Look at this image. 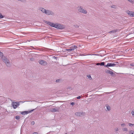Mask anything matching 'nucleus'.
<instances>
[{
	"mask_svg": "<svg viewBox=\"0 0 134 134\" xmlns=\"http://www.w3.org/2000/svg\"><path fill=\"white\" fill-rule=\"evenodd\" d=\"M132 17H134V12H133V15H132Z\"/></svg>",
	"mask_w": 134,
	"mask_h": 134,
	"instance_id": "ea45409f",
	"label": "nucleus"
},
{
	"mask_svg": "<svg viewBox=\"0 0 134 134\" xmlns=\"http://www.w3.org/2000/svg\"><path fill=\"white\" fill-rule=\"evenodd\" d=\"M122 130L124 131H127V129L126 128H124L122 129Z\"/></svg>",
	"mask_w": 134,
	"mask_h": 134,
	"instance_id": "aec40b11",
	"label": "nucleus"
},
{
	"mask_svg": "<svg viewBox=\"0 0 134 134\" xmlns=\"http://www.w3.org/2000/svg\"><path fill=\"white\" fill-rule=\"evenodd\" d=\"M15 118L16 119L18 120L20 119V116L18 115L16 116L15 117Z\"/></svg>",
	"mask_w": 134,
	"mask_h": 134,
	"instance_id": "4be33fe9",
	"label": "nucleus"
},
{
	"mask_svg": "<svg viewBox=\"0 0 134 134\" xmlns=\"http://www.w3.org/2000/svg\"><path fill=\"white\" fill-rule=\"evenodd\" d=\"M94 55H98V54H95Z\"/></svg>",
	"mask_w": 134,
	"mask_h": 134,
	"instance_id": "37998d69",
	"label": "nucleus"
},
{
	"mask_svg": "<svg viewBox=\"0 0 134 134\" xmlns=\"http://www.w3.org/2000/svg\"><path fill=\"white\" fill-rule=\"evenodd\" d=\"M4 16H3L2 14L0 13V18H4Z\"/></svg>",
	"mask_w": 134,
	"mask_h": 134,
	"instance_id": "393cba45",
	"label": "nucleus"
},
{
	"mask_svg": "<svg viewBox=\"0 0 134 134\" xmlns=\"http://www.w3.org/2000/svg\"><path fill=\"white\" fill-rule=\"evenodd\" d=\"M45 23L47 24H48L50 26L53 27V26L55 24H54L52 23L51 22H48L47 21H46Z\"/></svg>",
	"mask_w": 134,
	"mask_h": 134,
	"instance_id": "f8f14e48",
	"label": "nucleus"
},
{
	"mask_svg": "<svg viewBox=\"0 0 134 134\" xmlns=\"http://www.w3.org/2000/svg\"><path fill=\"white\" fill-rule=\"evenodd\" d=\"M81 98V96H79L77 97L76 98L77 99H79L80 98Z\"/></svg>",
	"mask_w": 134,
	"mask_h": 134,
	"instance_id": "72a5a7b5",
	"label": "nucleus"
},
{
	"mask_svg": "<svg viewBox=\"0 0 134 134\" xmlns=\"http://www.w3.org/2000/svg\"><path fill=\"white\" fill-rule=\"evenodd\" d=\"M115 130L116 131H118V128H116L115 129Z\"/></svg>",
	"mask_w": 134,
	"mask_h": 134,
	"instance_id": "58836bf2",
	"label": "nucleus"
},
{
	"mask_svg": "<svg viewBox=\"0 0 134 134\" xmlns=\"http://www.w3.org/2000/svg\"><path fill=\"white\" fill-rule=\"evenodd\" d=\"M87 76L88 78L90 79L91 78V77L90 75H87Z\"/></svg>",
	"mask_w": 134,
	"mask_h": 134,
	"instance_id": "c85d7f7f",
	"label": "nucleus"
},
{
	"mask_svg": "<svg viewBox=\"0 0 134 134\" xmlns=\"http://www.w3.org/2000/svg\"><path fill=\"white\" fill-rule=\"evenodd\" d=\"M110 93V92H107V93H106V94H109Z\"/></svg>",
	"mask_w": 134,
	"mask_h": 134,
	"instance_id": "79ce46f5",
	"label": "nucleus"
},
{
	"mask_svg": "<svg viewBox=\"0 0 134 134\" xmlns=\"http://www.w3.org/2000/svg\"><path fill=\"white\" fill-rule=\"evenodd\" d=\"M39 9L43 13H45L46 10L45 9L41 7H40L39 8Z\"/></svg>",
	"mask_w": 134,
	"mask_h": 134,
	"instance_id": "ddd939ff",
	"label": "nucleus"
},
{
	"mask_svg": "<svg viewBox=\"0 0 134 134\" xmlns=\"http://www.w3.org/2000/svg\"><path fill=\"white\" fill-rule=\"evenodd\" d=\"M105 72L107 73L110 74L112 76H114L115 75V74L112 71L109 70H106Z\"/></svg>",
	"mask_w": 134,
	"mask_h": 134,
	"instance_id": "1a4fd4ad",
	"label": "nucleus"
},
{
	"mask_svg": "<svg viewBox=\"0 0 134 134\" xmlns=\"http://www.w3.org/2000/svg\"><path fill=\"white\" fill-rule=\"evenodd\" d=\"M2 61L4 62L8 67H10L11 64L9 62L8 59L5 56L1 58Z\"/></svg>",
	"mask_w": 134,
	"mask_h": 134,
	"instance_id": "f257e3e1",
	"label": "nucleus"
},
{
	"mask_svg": "<svg viewBox=\"0 0 134 134\" xmlns=\"http://www.w3.org/2000/svg\"><path fill=\"white\" fill-rule=\"evenodd\" d=\"M71 49L70 48L69 49H66V50L69 52H70L72 51Z\"/></svg>",
	"mask_w": 134,
	"mask_h": 134,
	"instance_id": "bb28decb",
	"label": "nucleus"
},
{
	"mask_svg": "<svg viewBox=\"0 0 134 134\" xmlns=\"http://www.w3.org/2000/svg\"><path fill=\"white\" fill-rule=\"evenodd\" d=\"M75 27H79V26L77 25H76V26H75Z\"/></svg>",
	"mask_w": 134,
	"mask_h": 134,
	"instance_id": "a19ab883",
	"label": "nucleus"
},
{
	"mask_svg": "<svg viewBox=\"0 0 134 134\" xmlns=\"http://www.w3.org/2000/svg\"><path fill=\"white\" fill-rule=\"evenodd\" d=\"M57 58V57H53V58L54 59H56Z\"/></svg>",
	"mask_w": 134,
	"mask_h": 134,
	"instance_id": "4c0bfd02",
	"label": "nucleus"
},
{
	"mask_svg": "<svg viewBox=\"0 0 134 134\" xmlns=\"http://www.w3.org/2000/svg\"><path fill=\"white\" fill-rule=\"evenodd\" d=\"M100 63H97L96 65H100Z\"/></svg>",
	"mask_w": 134,
	"mask_h": 134,
	"instance_id": "c9c22d12",
	"label": "nucleus"
},
{
	"mask_svg": "<svg viewBox=\"0 0 134 134\" xmlns=\"http://www.w3.org/2000/svg\"><path fill=\"white\" fill-rule=\"evenodd\" d=\"M65 134H67V133H66Z\"/></svg>",
	"mask_w": 134,
	"mask_h": 134,
	"instance_id": "a18cd8bd",
	"label": "nucleus"
},
{
	"mask_svg": "<svg viewBox=\"0 0 134 134\" xmlns=\"http://www.w3.org/2000/svg\"><path fill=\"white\" fill-rule=\"evenodd\" d=\"M44 13L47 15H53L54 14L53 12L50 10H46Z\"/></svg>",
	"mask_w": 134,
	"mask_h": 134,
	"instance_id": "0eeeda50",
	"label": "nucleus"
},
{
	"mask_svg": "<svg viewBox=\"0 0 134 134\" xmlns=\"http://www.w3.org/2000/svg\"><path fill=\"white\" fill-rule=\"evenodd\" d=\"M129 126H134V124H131L130 123H129Z\"/></svg>",
	"mask_w": 134,
	"mask_h": 134,
	"instance_id": "a878e982",
	"label": "nucleus"
},
{
	"mask_svg": "<svg viewBox=\"0 0 134 134\" xmlns=\"http://www.w3.org/2000/svg\"><path fill=\"white\" fill-rule=\"evenodd\" d=\"M60 80L59 79L57 80L56 81V82H59Z\"/></svg>",
	"mask_w": 134,
	"mask_h": 134,
	"instance_id": "473e14b6",
	"label": "nucleus"
},
{
	"mask_svg": "<svg viewBox=\"0 0 134 134\" xmlns=\"http://www.w3.org/2000/svg\"><path fill=\"white\" fill-rule=\"evenodd\" d=\"M35 122L34 121H32L31 122V124L32 125H34L35 124Z\"/></svg>",
	"mask_w": 134,
	"mask_h": 134,
	"instance_id": "7c9ffc66",
	"label": "nucleus"
},
{
	"mask_svg": "<svg viewBox=\"0 0 134 134\" xmlns=\"http://www.w3.org/2000/svg\"><path fill=\"white\" fill-rule=\"evenodd\" d=\"M3 53L1 52H0V57H1V58L3 57H4Z\"/></svg>",
	"mask_w": 134,
	"mask_h": 134,
	"instance_id": "6ab92c4d",
	"label": "nucleus"
},
{
	"mask_svg": "<svg viewBox=\"0 0 134 134\" xmlns=\"http://www.w3.org/2000/svg\"><path fill=\"white\" fill-rule=\"evenodd\" d=\"M131 113L132 115H134V111L133 110L131 112Z\"/></svg>",
	"mask_w": 134,
	"mask_h": 134,
	"instance_id": "c756f323",
	"label": "nucleus"
},
{
	"mask_svg": "<svg viewBox=\"0 0 134 134\" xmlns=\"http://www.w3.org/2000/svg\"><path fill=\"white\" fill-rule=\"evenodd\" d=\"M100 64V65L101 66H103L104 65V66L105 65H104V62H101Z\"/></svg>",
	"mask_w": 134,
	"mask_h": 134,
	"instance_id": "b1692460",
	"label": "nucleus"
},
{
	"mask_svg": "<svg viewBox=\"0 0 134 134\" xmlns=\"http://www.w3.org/2000/svg\"><path fill=\"white\" fill-rule=\"evenodd\" d=\"M75 115L78 116H81L85 115V113L83 112H78L75 113Z\"/></svg>",
	"mask_w": 134,
	"mask_h": 134,
	"instance_id": "20e7f679",
	"label": "nucleus"
},
{
	"mask_svg": "<svg viewBox=\"0 0 134 134\" xmlns=\"http://www.w3.org/2000/svg\"><path fill=\"white\" fill-rule=\"evenodd\" d=\"M121 126L122 127H124L125 126V124H122Z\"/></svg>",
	"mask_w": 134,
	"mask_h": 134,
	"instance_id": "2f4dec72",
	"label": "nucleus"
},
{
	"mask_svg": "<svg viewBox=\"0 0 134 134\" xmlns=\"http://www.w3.org/2000/svg\"><path fill=\"white\" fill-rule=\"evenodd\" d=\"M77 8L79 12L85 14L87 13V11L86 10L84 9L82 7H77Z\"/></svg>",
	"mask_w": 134,
	"mask_h": 134,
	"instance_id": "7ed1b4c3",
	"label": "nucleus"
},
{
	"mask_svg": "<svg viewBox=\"0 0 134 134\" xmlns=\"http://www.w3.org/2000/svg\"><path fill=\"white\" fill-rule=\"evenodd\" d=\"M51 111L52 112H55L58 111V108H52L51 109Z\"/></svg>",
	"mask_w": 134,
	"mask_h": 134,
	"instance_id": "9b49d317",
	"label": "nucleus"
},
{
	"mask_svg": "<svg viewBox=\"0 0 134 134\" xmlns=\"http://www.w3.org/2000/svg\"><path fill=\"white\" fill-rule=\"evenodd\" d=\"M118 30V29H116L113 30L109 32V33H113L115 32H117Z\"/></svg>",
	"mask_w": 134,
	"mask_h": 134,
	"instance_id": "dca6fc26",
	"label": "nucleus"
},
{
	"mask_svg": "<svg viewBox=\"0 0 134 134\" xmlns=\"http://www.w3.org/2000/svg\"><path fill=\"white\" fill-rule=\"evenodd\" d=\"M129 132L130 134H134V131L133 130H131L129 131Z\"/></svg>",
	"mask_w": 134,
	"mask_h": 134,
	"instance_id": "a211bd4d",
	"label": "nucleus"
},
{
	"mask_svg": "<svg viewBox=\"0 0 134 134\" xmlns=\"http://www.w3.org/2000/svg\"><path fill=\"white\" fill-rule=\"evenodd\" d=\"M106 107L108 110L109 111L110 110V108L109 105H107Z\"/></svg>",
	"mask_w": 134,
	"mask_h": 134,
	"instance_id": "f3484780",
	"label": "nucleus"
},
{
	"mask_svg": "<svg viewBox=\"0 0 134 134\" xmlns=\"http://www.w3.org/2000/svg\"><path fill=\"white\" fill-rule=\"evenodd\" d=\"M12 104L14 109H16L20 105L19 102H13L12 103Z\"/></svg>",
	"mask_w": 134,
	"mask_h": 134,
	"instance_id": "39448f33",
	"label": "nucleus"
},
{
	"mask_svg": "<svg viewBox=\"0 0 134 134\" xmlns=\"http://www.w3.org/2000/svg\"><path fill=\"white\" fill-rule=\"evenodd\" d=\"M33 134H38V133L37 132H33Z\"/></svg>",
	"mask_w": 134,
	"mask_h": 134,
	"instance_id": "e433bc0d",
	"label": "nucleus"
},
{
	"mask_svg": "<svg viewBox=\"0 0 134 134\" xmlns=\"http://www.w3.org/2000/svg\"><path fill=\"white\" fill-rule=\"evenodd\" d=\"M127 14L131 17H132L133 15V12L129 11L127 12Z\"/></svg>",
	"mask_w": 134,
	"mask_h": 134,
	"instance_id": "2eb2a0df",
	"label": "nucleus"
},
{
	"mask_svg": "<svg viewBox=\"0 0 134 134\" xmlns=\"http://www.w3.org/2000/svg\"><path fill=\"white\" fill-rule=\"evenodd\" d=\"M39 63L40 64L42 65L45 66L47 64V62L43 60H39Z\"/></svg>",
	"mask_w": 134,
	"mask_h": 134,
	"instance_id": "423d86ee",
	"label": "nucleus"
},
{
	"mask_svg": "<svg viewBox=\"0 0 134 134\" xmlns=\"http://www.w3.org/2000/svg\"><path fill=\"white\" fill-rule=\"evenodd\" d=\"M130 65L132 66H134V63H131L130 64Z\"/></svg>",
	"mask_w": 134,
	"mask_h": 134,
	"instance_id": "f704fd0d",
	"label": "nucleus"
},
{
	"mask_svg": "<svg viewBox=\"0 0 134 134\" xmlns=\"http://www.w3.org/2000/svg\"><path fill=\"white\" fill-rule=\"evenodd\" d=\"M70 104L72 105H74L75 104V103L74 102H72L70 103Z\"/></svg>",
	"mask_w": 134,
	"mask_h": 134,
	"instance_id": "cd10ccee",
	"label": "nucleus"
},
{
	"mask_svg": "<svg viewBox=\"0 0 134 134\" xmlns=\"http://www.w3.org/2000/svg\"><path fill=\"white\" fill-rule=\"evenodd\" d=\"M53 27L59 29H62L65 27L63 25L59 24H55Z\"/></svg>",
	"mask_w": 134,
	"mask_h": 134,
	"instance_id": "f03ea898",
	"label": "nucleus"
},
{
	"mask_svg": "<svg viewBox=\"0 0 134 134\" xmlns=\"http://www.w3.org/2000/svg\"><path fill=\"white\" fill-rule=\"evenodd\" d=\"M36 109V108L35 109H32V110L30 111H25L22 112L21 113V114H24V115L27 114H28L29 113H31V112H32Z\"/></svg>",
	"mask_w": 134,
	"mask_h": 134,
	"instance_id": "9d476101",
	"label": "nucleus"
},
{
	"mask_svg": "<svg viewBox=\"0 0 134 134\" xmlns=\"http://www.w3.org/2000/svg\"><path fill=\"white\" fill-rule=\"evenodd\" d=\"M77 48V47L76 46L74 45L73 46H72L71 47H70V48L71 50L72 51H74L75 50V49H76Z\"/></svg>",
	"mask_w": 134,
	"mask_h": 134,
	"instance_id": "4468645a",
	"label": "nucleus"
},
{
	"mask_svg": "<svg viewBox=\"0 0 134 134\" xmlns=\"http://www.w3.org/2000/svg\"><path fill=\"white\" fill-rule=\"evenodd\" d=\"M116 63H118V62H116Z\"/></svg>",
	"mask_w": 134,
	"mask_h": 134,
	"instance_id": "c03bdc74",
	"label": "nucleus"
},
{
	"mask_svg": "<svg viewBox=\"0 0 134 134\" xmlns=\"http://www.w3.org/2000/svg\"><path fill=\"white\" fill-rule=\"evenodd\" d=\"M129 2H130L133 3L134 2V0H127Z\"/></svg>",
	"mask_w": 134,
	"mask_h": 134,
	"instance_id": "412c9836",
	"label": "nucleus"
},
{
	"mask_svg": "<svg viewBox=\"0 0 134 134\" xmlns=\"http://www.w3.org/2000/svg\"><path fill=\"white\" fill-rule=\"evenodd\" d=\"M112 8H116V6L115 5H113L111 6Z\"/></svg>",
	"mask_w": 134,
	"mask_h": 134,
	"instance_id": "5701e85b",
	"label": "nucleus"
},
{
	"mask_svg": "<svg viewBox=\"0 0 134 134\" xmlns=\"http://www.w3.org/2000/svg\"><path fill=\"white\" fill-rule=\"evenodd\" d=\"M117 65H118L114 63H108L107 65H105L104 66L106 67H110V66H114Z\"/></svg>",
	"mask_w": 134,
	"mask_h": 134,
	"instance_id": "6e6552de",
	"label": "nucleus"
}]
</instances>
